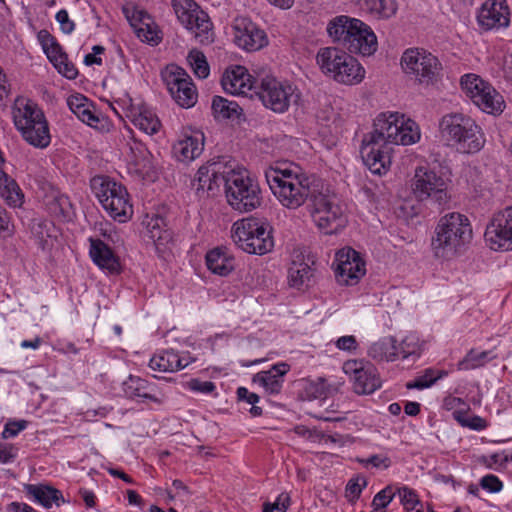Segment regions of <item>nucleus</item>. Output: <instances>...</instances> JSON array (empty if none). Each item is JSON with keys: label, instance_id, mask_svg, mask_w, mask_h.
Listing matches in <instances>:
<instances>
[{"label": "nucleus", "instance_id": "4be33fe9", "mask_svg": "<svg viewBox=\"0 0 512 512\" xmlns=\"http://www.w3.org/2000/svg\"><path fill=\"white\" fill-rule=\"evenodd\" d=\"M255 79L251 76L246 66H228L222 75L223 89L233 95H245L252 90Z\"/></svg>", "mask_w": 512, "mask_h": 512}, {"label": "nucleus", "instance_id": "9d476101", "mask_svg": "<svg viewBox=\"0 0 512 512\" xmlns=\"http://www.w3.org/2000/svg\"><path fill=\"white\" fill-rule=\"evenodd\" d=\"M392 152V144L386 140L378 127L373 125V130L363 137L360 147L364 164L373 174H385L391 165Z\"/></svg>", "mask_w": 512, "mask_h": 512}, {"label": "nucleus", "instance_id": "c756f323", "mask_svg": "<svg viewBox=\"0 0 512 512\" xmlns=\"http://www.w3.org/2000/svg\"><path fill=\"white\" fill-rule=\"evenodd\" d=\"M207 268L214 274L227 276L234 270L235 259L224 247H217L206 255Z\"/></svg>", "mask_w": 512, "mask_h": 512}, {"label": "nucleus", "instance_id": "f8f14e48", "mask_svg": "<svg viewBox=\"0 0 512 512\" xmlns=\"http://www.w3.org/2000/svg\"><path fill=\"white\" fill-rule=\"evenodd\" d=\"M171 5L179 22L191 30L200 43L213 41L210 18L194 0H172Z\"/></svg>", "mask_w": 512, "mask_h": 512}, {"label": "nucleus", "instance_id": "a211bd4d", "mask_svg": "<svg viewBox=\"0 0 512 512\" xmlns=\"http://www.w3.org/2000/svg\"><path fill=\"white\" fill-rule=\"evenodd\" d=\"M335 274L338 283L354 285L365 274V263L359 253L348 247L336 253Z\"/></svg>", "mask_w": 512, "mask_h": 512}, {"label": "nucleus", "instance_id": "393cba45", "mask_svg": "<svg viewBox=\"0 0 512 512\" xmlns=\"http://www.w3.org/2000/svg\"><path fill=\"white\" fill-rule=\"evenodd\" d=\"M90 256L99 268L107 270L108 273L117 274L120 272L118 257L102 240L90 239Z\"/></svg>", "mask_w": 512, "mask_h": 512}, {"label": "nucleus", "instance_id": "49530a36", "mask_svg": "<svg viewBox=\"0 0 512 512\" xmlns=\"http://www.w3.org/2000/svg\"><path fill=\"white\" fill-rule=\"evenodd\" d=\"M215 168H217V162H213L207 166H202L198 169L196 177L193 181V185L196 187L198 192H208V190H211V177L217 173Z\"/></svg>", "mask_w": 512, "mask_h": 512}, {"label": "nucleus", "instance_id": "f704fd0d", "mask_svg": "<svg viewBox=\"0 0 512 512\" xmlns=\"http://www.w3.org/2000/svg\"><path fill=\"white\" fill-rule=\"evenodd\" d=\"M460 85L467 97L475 104L478 97L488 92L487 88H494L489 82L476 74H465L461 77Z\"/></svg>", "mask_w": 512, "mask_h": 512}, {"label": "nucleus", "instance_id": "39448f33", "mask_svg": "<svg viewBox=\"0 0 512 512\" xmlns=\"http://www.w3.org/2000/svg\"><path fill=\"white\" fill-rule=\"evenodd\" d=\"M440 133L447 141L457 145L463 153H476L485 143L481 128L471 118L452 113L442 117L439 123Z\"/></svg>", "mask_w": 512, "mask_h": 512}, {"label": "nucleus", "instance_id": "aec40b11", "mask_svg": "<svg viewBox=\"0 0 512 512\" xmlns=\"http://www.w3.org/2000/svg\"><path fill=\"white\" fill-rule=\"evenodd\" d=\"M479 24L486 29L507 27L510 9L506 0H486L477 16Z\"/></svg>", "mask_w": 512, "mask_h": 512}, {"label": "nucleus", "instance_id": "338daca9", "mask_svg": "<svg viewBox=\"0 0 512 512\" xmlns=\"http://www.w3.org/2000/svg\"><path fill=\"white\" fill-rule=\"evenodd\" d=\"M237 397L239 400L246 401L251 405L258 403L260 399L256 393L250 392L245 387H239L237 389Z\"/></svg>", "mask_w": 512, "mask_h": 512}, {"label": "nucleus", "instance_id": "4468645a", "mask_svg": "<svg viewBox=\"0 0 512 512\" xmlns=\"http://www.w3.org/2000/svg\"><path fill=\"white\" fill-rule=\"evenodd\" d=\"M161 78L173 100L182 108L193 107L198 98L190 75L182 66H164Z\"/></svg>", "mask_w": 512, "mask_h": 512}, {"label": "nucleus", "instance_id": "4c0bfd02", "mask_svg": "<svg viewBox=\"0 0 512 512\" xmlns=\"http://www.w3.org/2000/svg\"><path fill=\"white\" fill-rule=\"evenodd\" d=\"M38 39L44 53L52 64H65L66 56L53 36L47 31L42 30L38 34Z\"/></svg>", "mask_w": 512, "mask_h": 512}, {"label": "nucleus", "instance_id": "f03ea898", "mask_svg": "<svg viewBox=\"0 0 512 512\" xmlns=\"http://www.w3.org/2000/svg\"><path fill=\"white\" fill-rule=\"evenodd\" d=\"M473 236L469 219L458 212L441 217L435 227L431 247L435 257L449 260L461 254Z\"/></svg>", "mask_w": 512, "mask_h": 512}, {"label": "nucleus", "instance_id": "69168bd1", "mask_svg": "<svg viewBox=\"0 0 512 512\" xmlns=\"http://www.w3.org/2000/svg\"><path fill=\"white\" fill-rule=\"evenodd\" d=\"M360 462L365 465L371 464L373 467H376V468L382 467L384 469L390 467V465H391L390 458L386 457V456H382V455H372L365 460H360Z\"/></svg>", "mask_w": 512, "mask_h": 512}, {"label": "nucleus", "instance_id": "a18cd8bd", "mask_svg": "<svg viewBox=\"0 0 512 512\" xmlns=\"http://www.w3.org/2000/svg\"><path fill=\"white\" fill-rule=\"evenodd\" d=\"M136 35L141 41L151 45H157L162 39L161 31L151 16H149V21H146L142 27L136 29Z\"/></svg>", "mask_w": 512, "mask_h": 512}, {"label": "nucleus", "instance_id": "f257e3e1", "mask_svg": "<svg viewBox=\"0 0 512 512\" xmlns=\"http://www.w3.org/2000/svg\"><path fill=\"white\" fill-rule=\"evenodd\" d=\"M266 181L278 201L288 209H297L320 187V182L303 173L297 165H276L265 172Z\"/></svg>", "mask_w": 512, "mask_h": 512}, {"label": "nucleus", "instance_id": "e433bc0d", "mask_svg": "<svg viewBox=\"0 0 512 512\" xmlns=\"http://www.w3.org/2000/svg\"><path fill=\"white\" fill-rule=\"evenodd\" d=\"M211 109L216 119H237L242 114V108L235 102L222 96H214Z\"/></svg>", "mask_w": 512, "mask_h": 512}, {"label": "nucleus", "instance_id": "423d86ee", "mask_svg": "<svg viewBox=\"0 0 512 512\" xmlns=\"http://www.w3.org/2000/svg\"><path fill=\"white\" fill-rule=\"evenodd\" d=\"M234 243L249 254L264 255L274 247L272 226L264 219L248 217L232 226Z\"/></svg>", "mask_w": 512, "mask_h": 512}, {"label": "nucleus", "instance_id": "5fc2aeb1", "mask_svg": "<svg viewBox=\"0 0 512 512\" xmlns=\"http://www.w3.org/2000/svg\"><path fill=\"white\" fill-rule=\"evenodd\" d=\"M149 16L150 15L143 9L133 8L126 10V17L135 32L136 29L142 27L146 21H149Z\"/></svg>", "mask_w": 512, "mask_h": 512}, {"label": "nucleus", "instance_id": "09e8293b", "mask_svg": "<svg viewBox=\"0 0 512 512\" xmlns=\"http://www.w3.org/2000/svg\"><path fill=\"white\" fill-rule=\"evenodd\" d=\"M396 495H398L401 504L407 511L414 510L417 505H421L419 497L415 490L409 488L407 486H403L398 488L396 491Z\"/></svg>", "mask_w": 512, "mask_h": 512}, {"label": "nucleus", "instance_id": "9b49d317", "mask_svg": "<svg viewBox=\"0 0 512 512\" xmlns=\"http://www.w3.org/2000/svg\"><path fill=\"white\" fill-rule=\"evenodd\" d=\"M374 126L378 127L392 146L411 145L420 139V131L415 121L405 119L398 112L379 114L374 120Z\"/></svg>", "mask_w": 512, "mask_h": 512}, {"label": "nucleus", "instance_id": "b1692460", "mask_svg": "<svg viewBox=\"0 0 512 512\" xmlns=\"http://www.w3.org/2000/svg\"><path fill=\"white\" fill-rule=\"evenodd\" d=\"M289 370L290 366L287 363H277L269 370L256 373L253 382L262 386L268 394H279L284 382L283 377Z\"/></svg>", "mask_w": 512, "mask_h": 512}, {"label": "nucleus", "instance_id": "1a4fd4ad", "mask_svg": "<svg viewBox=\"0 0 512 512\" xmlns=\"http://www.w3.org/2000/svg\"><path fill=\"white\" fill-rule=\"evenodd\" d=\"M308 210L315 225L325 234L337 233L346 224L337 197L329 191L323 192L320 187L312 194Z\"/></svg>", "mask_w": 512, "mask_h": 512}, {"label": "nucleus", "instance_id": "a19ab883", "mask_svg": "<svg viewBox=\"0 0 512 512\" xmlns=\"http://www.w3.org/2000/svg\"><path fill=\"white\" fill-rule=\"evenodd\" d=\"M350 58V55L339 48L326 47L317 53V64H348Z\"/></svg>", "mask_w": 512, "mask_h": 512}, {"label": "nucleus", "instance_id": "20e7f679", "mask_svg": "<svg viewBox=\"0 0 512 512\" xmlns=\"http://www.w3.org/2000/svg\"><path fill=\"white\" fill-rule=\"evenodd\" d=\"M13 120L22 137L31 145L45 148L50 144L48 122L41 108L31 100H17Z\"/></svg>", "mask_w": 512, "mask_h": 512}, {"label": "nucleus", "instance_id": "c03bdc74", "mask_svg": "<svg viewBox=\"0 0 512 512\" xmlns=\"http://www.w3.org/2000/svg\"><path fill=\"white\" fill-rule=\"evenodd\" d=\"M447 375L444 370L426 369L424 374L418 376L413 382H408V389H424L432 386L437 380Z\"/></svg>", "mask_w": 512, "mask_h": 512}, {"label": "nucleus", "instance_id": "bf43d9fd", "mask_svg": "<svg viewBox=\"0 0 512 512\" xmlns=\"http://www.w3.org/2000/svg\"><path fill=\"white\" fill-rule=\"evenodd\" d=\"M480 485L483 489L491 493H497L501 491L503 487V484L500 481V479L492 474L482 477V479L480 480Z\"/></svg>", "mask_w": 512, "mask_h": 512}, {"label": "nucleus", "instance_id": "412c9836", "mask_svg": "<svg viewBox=\"0 0 512 512\" xmlns=\"http://www.w3.org/2000/svg\"><path fill=\"white\" fill-rule=\"evenodd\" d=\"M144 224L148 238L154 243L157 253L164 257L174 246L173 233L167 228L166 220L160 215L147 216Z\"/></svg>", "mask_w": 512, "mask_h": 512}, {"label": "nucleus", "instance_id": "72a5a7b5", "mask_svg": "<svg viewBox=\"0 0 512 512\" xmlns=\"http://www.w3.org/2000/svg\"><path fill=\"white\" fill-rule=\"evenodd\" d=\"M368 355L376 361H395L398 358V348L394 338H383L373 343Z\"/></svg>", "mask_w": 512, "mask_h": 512}, {"label": "nucleus", "instance_id": "2f4dec72", "mask_svg": "<svg viewBox=\"0 0 512 512\" xmlns=\"http://www.w3.org/2000/svg\"><path fill=\"white\" fill-rule=\"evenodd\" d=\"M0 196L10 207H20L23 204L24 195L16 183L7 173L0 168Z\"/></svg>", "mask_w": 512, "mask_h": 512}, {"label": "nucleus", "instance_id": "58836bf2", "mask_svg": "<svg viewBox=\"0 0 512 512\" xmlns=\"http://www.w3.org/2000/svg\"><path fill=\"white\" fill-rule=\"evenodd\" d=\"M132 123L148 135L157 133L161 127L160 120L156 114L146 108L140 109L138 113L133 115Z\"/></svg>", "mask_w": 512, "mask_h": 512}, {"label": "nucleus", "instance_id": "0eeeda50", "mask_svg": "<svg viewBox=\"0 0 512 512\" xmlns=\"http://www.w3.org/2000/svg\"><path fill=\"white\" fill-rule=\"evenodd\" d=\"M91 189L108 214L120 223L133 214L129 195L125 187L109 178L97 176L91 180Z\"/></svg>", "mask_w": 512, "mask_h": 512}, {"label": "nucleus", "instance_id": "dca6fc26", "mask_svg": "<svg viewBox=\"0 0 512 512\" xmlns=\"http://www.w3.org/2000/svg\"><path fill=\"white\" fill-rule=\"evenodd\" d=\"M484 238L492 250H512V206L493 215L486 227Z\"/></svg>", "mask_w": 512, "mask_h": 512}, {"label": "nucleus", "instance_id": "ea45409f", "mask_svg": "<svg viewBox=\"0 0 512 512\" xmlns=\"http://www.w3.org/2000/svg\"><path fill=\"white\" fill-rule=\"evenodd\" d=\"M440 59L423 47L406 49L401 57L400 64H437Z\"/></svg>", "mask_w": 512, "mask_h": 512}, {"label": "nucleus", "instance_id": "e2e57ef3", "mask_svg": "<svg viewBox=\"0 0 512 512\" xmlns=\"http://www.w3.org/2000/svg\"><path fill=\"white\" fill-rule=\"evenodd\" d=\"M56 20L59 22L61 29L64 33H71L74 30V22L69 19L68 12L64 9L56 14Z\"/></svg>", "mask_w": 512, "mask_h": 512}, {"label": "nucleus", "instance_id": "6e6d98bb", "mask_svg": "<svg viewBox=\"0 0 512 512\" xmlns=\"http://www.w3.org/2000/svg\"><path fill=\"white\" fill-rule=\"evenodd\" d=\"M395 496L396 492H393V489L390 486H387L375 495L372 505L375 510L385 508Z\"/></svg>", "mask_w": 512, "mask_h": 512}, {"label": "nucleus", "instance_id": "6e6552de", "mask_svg": "<svg viewBox=\"0 0 512 512\" xmlns=\"http://www.w3.org/2000/svg\"><path fill=\"white\" fill-rule=\"evenodd\" d=\"M258 182L245 170H235L226 180L228 204L240 213H247L261 205L262 195Z\"/></svg>", "mask_w": 512, "mask_h": 512}, {"label": "nucleus", "instance_id": "5701e85b", "mask_svg": "<svg viewBox=\"0 0 512 512\" xmlns=\"http://www.w3.org/2000/svg\"><path fill=\"white\" fill-rule=\"evenodd\" d=\"M156 390L154 384L133 375H130L128 379L123 382V391L128 398H143L157 404H162L164 395L161 393L158 395Z\"/></svg>", "mask_w": 512, "mask_h": 512}, {"label": "nucleus", "instance_id": "4d7b16f0", "mask_svg": "<svg viewBox=\"0 0 512 512\" xmlns=\"http://www.w3.org/2000/svg\"><path fill=\"white\" fill-rule=\"evenodd\" d=\"M27 425L28 422L26 420L8 421L4 426L1 436L3 439L15 437L24 430Z\"/></svg>", "mask_w": 512, "mask_h": 512}, {"label": "nucleus", "instance_id": "7ed1b4c3", "mask_svg": "<svg viewBox=\"0 0 512 512\" xmlns=\"http://www.w3.org/2000/svg\"><path fill=\"white\" fill-rule=\"evenodd\" d=\"M328 35L340 42L351 53L370 56L377 50V37L363 21L340 15L332 19L327 26Z\"/></svg>", "mask_w": 512, "mask_h": 512}, {"label": "nucleus", "instance_id": "473e14b6", "mask_svg": "<svg viewBox=\"0 0 512 512\" xmlns=\"http://www.w3.org/2000/svg\"><path fill=\"white\" fill-rule=\"evenodd\" d=\"M313 276L311 266L302 259L293 260L288 269V282L291 287L302 288L308 286Z\"/></svg>", "mask_w": 512, "mask_h": 512}, {"label": "nucleus", "instance_id": "7c9ffc66", "mask_svg": "<svg viewBox=\"0 0 512 512\" xmlns=\"http://www.w3.org/2000/svg\"><path fill=\"white\" fill-rule=\"evenodd\" d=\"M189 360L180 357L173 350H166L154 355L149 362V367L159 372H176L188 366Z\"/></svg>", "mask_w": 512, "mask_h": 512}, {"label": "nucleus", "instance_id": "79ce46f5", "mask_svg": "<svg viewBox=\"0 0 512 512\" xmlns=\"http://www.w3.org/2000/svg\"><path fill=\"white\" fill-rule=\"evenodd\" d=\"M45 205L48 211L54 216H64L69 206V199L67 196L53 191L45 197Z\"/></svg>", "mask_w": 512, "mask_h": 512}, {"label": "nucleus", "instance_id": "a878e982", "mask_svg": "<svg viewBox=\"0 0 512 512\" xmlns=\"http://www.w3.org/2000/svg\"><path fill=\"white\" fill-rule=\"evenodd\" d=\"M319 68L328 78L345 85L360 83L366 74L363 66H319Z\"/></svg>", "mask_w": 512, "mask_h": 512}, {"label": "nucleus", "instance_id": "de8ad7c7", "mask_svg": "<svg viewBox=\"0 0 512 512\" xmlns=\"http://www.w3.org/2000/svg\"><path fill=\"white\" fill-rule=\"evenodd\" d=\"M490 352L470 350L465 358L458 363L459 370H471L483 366L489 359Z\"/></svg>", "mask_w": 512, "mask_h": 512}, {"label": "nucleus", "instance_id": "2eb2a0df", "mask_svg": "<svg viewBox=\"0 0 512 512\" xmlns=\"http://www.w3.org/2000/svg\"><path fill=\"white\" fill-rule=\"evenodd\" d=\"M296 89L287 82H281L274 77L262 79L259 91V99L263 105L275 113L286 112L292 101L296 102L298 95Z\"/></svg>", "mask_w": 512, "mask_h": 512}, {"label": "nucleus", "instance_id": "0e129e2a", "mask_svg": "<svg viewBox=\"0 0 512 512\" xmlns=\"http://www.w3.org/2000/svg\"><path fill=\"white\" fill-rule=\"evenodd\" d=\"M17 448L11 444L0 443V463H9L15 459Z\"/></svg>", "mask_w": 512, "mask_h": 512}, {"label": "nucleus", "instance_id": "680f3d73", "mask_svg": "<svg viewBox=\"0 0 512 512\" xmlns=\"http://www.w3.org/2000/svg\"><path fill=\"white\" fill-rule=\"evenodd\" d=\"M335 345L339 350L348 352L356 350L358 346L356 338L353 335H347L338 338L335 342Z\"/></svg>", "mask_w": 512, "mask_h": 512}, {"label": "nucleus", "instance_id": "37998d69", "mask_svg": "<svg viewBox=\"0 0 512 512\" xmlns=\"http://www.w3.org/2000/svg\"><path fill=\"white\" fill-rule=\"evenodd\" d=\"M367 11L381 17H391L396 12L394 0H366L362 5Z\"/></svg>", "mask_w": 512, "mask_h": 512}, {"label": "nucleus", "instance_id": "f3484780", "mask_svg": "<svg viewBox=\"0 0 512 512\" xmlns=\"http://www.w3.org/2000/svg\"><path fill=\"white\" fill-rule=\"evenodd\" d=\"M344 372L353 381L354 391L358 394H371L381 387L377 368L362 360H349L344 364Z\"/></svg>", "mask_w": 512, "mask_h": 512}, {"label": "nucleus", "instance_id": "3c124183", "mask_svg": "<svg viewBox=\"0 0 512 512\" xmlns=\"http://www.w3.org/2000/svg\"><path fill=\"white\" fill-rule=\"evenodd\" d=\"M127 145L131 153V161L135 165H141L148 159L149 151L142 142L132 138Z\"/></svg>", "mask_w": 512, "mask_h": 512}, {"label": "nucleus", "instance_id": "bb28decb", "mask_svg": "<svg viewBox=\"0 0 512 512\" xmlns=\"http://www.w3.org/2000/svg\"><path fill=\"white\" fill-rule=\"evenodd\" d=\"M27 495L32 497L34 501L49 509L55 504L57 507L61 503H65V499L60 490L44 484H27L24 487Z\"/></svg>", "mask_w": 512, "mask_h": 512}, {"label": "nucleus", "instance_id": "ddd939ff", "mask_svg": "<svg viewBox=\"0 0 512 512\" xmlns=\"http://www.w3.org/2000/svg\"><path fill=\"white\" fill-rule=\"evenodd\" d=\"M448 185L447 179L432 169L419 167L415 171L413 191L421 201L430 199L439 207L446 205L450 200Z\"/></svg>", "mask_w": 512, "mask_h": 512}, {"label": "nucleus", "instance_id": "774afa93", "mask_svg": "<svg viewBox=\"0 0 512 512\" xmlns=\"http://www.w3.org/2000/svg\"><path fill=\"white\" fill-rule=\"evenodd\" d=\"M187 64H208L206 57L202 51L193 48L187 55Z\"/></svg>", "mask_w": 512, "mask_h": 512}, {"label": "nucleus", "instance_id": "6ab92c4d", "mask_svg": "<svg viewBox=\"0 0 512 512\" xmlns=\"http://www.w3.org/2000/svg\"><path fill=\"white\" fill-rule=\"evenodd\" d=\"M233 28L235 43L246 51L260 50L268 43L265 31L247 17L235 18Z\"/></svg>", "mask_w": 512, "mask_h": 512}, {"label": "nucleus", "instance_id": "603ef678", "mask_svg": "<svg viewBox=\"0 0 512 512\" xmlns=\"http://www.w3.org/2000/svg\"><path fill=\"white\" fill-rule=\"evenodd\" d=\"M367 482L364 477L352 478L348 481L346 486V497L349 501L355 502L362 492V489L366 487Z\"/></svg>", "mask_w": 512, "mask_h": 512}, {"label": "nucleus", "instance_id": "13d9d810", "mask_svg": "<svg viewBox=\"0 0 512 512\" xmlns=\"http://www.w3.org/2000/svg\"><path fill=\"white\" fill-rule=\"evenodd\" d=\"M397 348L398 357L406 359L409 356L415 355L417 353L418 345L413 337H406L401 341L399 347Z\"/></svg>", "mask_w": 512, "mask_h": 512}, {"label": "nucleus", "instance_id": "c85d7f7f", "mask_svg": "<svg viewBox=\"0 0 512 512\" xmlns=\"http://www.w3.org/2000/svg\"><path fill=\"white\" fill-rule=\"evenodd\" d=\"M204 147V136L194 134L178 140L173 146L176 158L182 162H189L201 155Z\"/></svg>", "mask_w": 512, "mask_h": 512}, {"label": "nucleus", "instance_id": "864d4df0", "mask_svg": "<svg viewBox=\"0 0 512 512\" xmlns=\"http://www.w3.org/2000/svg\"><path fill=\"white\" fill-rule=\"evenodd\" d=\"M215 169L217 170V173L211 177V190H208V192L212 193H214L215 190H218L222 184L226 189V180L232 172H235V169H227L226 167H223L221 163H217V168Z\"/></svg>", "mask_w": 512, "mask_h": 512}, {"label": "nucleus", "instance_id": "8fccbe9b", "mask_svg": "<svg viewBox=\"0 0 512 512\" xmlns=\"http://www.w3.org/2000/svg\"><path fill=\"white\" fill-rule=\"evenodd\" d=\"M403 71L406 75H414L419 83H429L433 76L435 75V71L432 70L433 67L437 66H402Z\"/></svg>", "mask_w": 512, "mask_h": 512}, {"label": "nucleus", "instance_id": "c9c22d12", "mask_svg": "<svg viewBox=\"0 0 512 512\" xmlns=\"http://www.w3.org/2000/svg\"><path fill=\"white\" fill-rule=\"evenodd\" d=\"M488 92L478 97L475 105L485 113L500 115L505 109L503 96L495 88H487Z\"/></svg>", "mask_w": 512, "mask_h": 512}, {"label": "nucleus", "instance_id": "cd10ccee", "mask_svg": "<svg viewBox=\"0 0 512 512\" xmlns=\"http://www.w3.org/2000/svg\"><path fill=\"white\" fill-rule=\"evenodd\" d=\"M67 105L71 112L83 123L91 127H97L100 122L92 103L82 94L70 95L67 99Z\"/></svg>", "mask_w": 512, "mask_h": 512}, {"label": "nucleus", "instance_id": "052dcab7", "mask_svg": "<svg viewBox=\"0 0 512 512\" xmlns=\"http://www.w3.org/2000/svg\"><path fill=\"white\" fill-rule=\"evenodd\" d=\"M188 387L195 392L203 393V394H210L215 389L216 386L211 381H200L198 379H192L188 382Z\"/></svg>", "mask_w": 512, "mask_h": 512}]
</instances>
